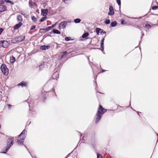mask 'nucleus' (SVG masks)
<instances>
[{"mask_svg":"<svg viewBox=\"0 0 158 158\" xmlns=\"http://www.w3.org/2000/svg\"><path fill=\"white\" fill-rule=\"evenodd\" d=\"M106 110L104 109L102 106L99 105L98 110L96 114L95 122L98 123L102 118V115L106 112Z\"/></svg>","mask_w":158,"mask_h":158,"instance_id":"nucleus-1","label":"nucleus"},{"mask_svg":"<svg viewBox=\"0 0 158 158\" xmlns=\"http://www.w3.org/2000/svg\"><path fill=\"white\" fill-rule=\"evenodd\" d=\"M14 139L13 137L9 138L8 139L6 143V146L5 149V151H4V149H3V151L2 153H6L14 143Z\"/></svg>","mask_w":158,"mask_h":158,"instance_id":"nucleus-2","label":"nucleus"},{"mask_svg":"<svg viewBox=\"0 0 158 158\" xmlns=\"http://www.w3.org/2000/svg\"><path fill=\"white\" fill-rule=\"evenodd\" d=\"M27 131L24 130L19 135L18 138L21 139H19L17 141V142L19 144H23L24 142V140L25 138V135Z\"/></svg>","mask_w":158,"mask_h":158,"instance_id":"nucleus-3","label":"nucleus"},{"mask_svg":"<svg viewBox=\"0 0 158 158\" xmlns=\"http://www.w3.org/2000/svg\"><path fill=\"white\" fill-rule=\"evenodd\" d=\"M1 69L2 72L4 75H7L8 74V69L5 64H2L1 65Z\"/></svg>","mask_w":158,"mask_h":158,"instance_id":"nucleus-4","label":"nucleus"},{"mask_svg":"<svg viewBox=\"0 0 158 158\" xmlns=\"http://www.w3.org/2000/svg\"><path fill=\"white\" fill-rule=\"evenodd\" d=\"M8 45V43L7 41L2 40L0 41V47L2 46L3 48L7 47Z\"/></svg>","mask_w":158,"mask_h":158,"instance_id":"nucleus-5","label":"nucleus"},{"mask_svg":"<svg viewBox=\"0 0 158 158\" xmlns=\"http://www.w3.org/2000/svg\"><path fill=\"white\" fill-rule=\"evenodd\" d=\"M24 39L25 36H20L15 38V39L13 40H12V42L13 43H15V40L16 41L21 42L24 40Z\"/></svg>","mask_w":158,"mask_h":158,"instance_id":"nucleus-6","label":"nucleus"},{"mask_svg":"<svg viewBox=\"0 0 158 158\" xmlns=\"http://www.w3.org/2000/svg\"><path fill=\"white\" fill-rule=\"evenodd\" d=\"M66 22H61L59 25V27L60 29H64L66 27L67 25Z\"/></svg>","mask_w":158,"mask_h":158,"instance_id":"nucleus-7","label":"nucleus"},{"mask_svg":"<svg viewBox=\"0 0 158 158\" xmlns=\"http://www.w3.org/2000/svg\"><path fill=\"white\" fill-rule=\"evenodd\" d=\"M109 12L108 15H113L114 13V11L113 10V7L112 6H110L109 8Z\"/></svg>","mask_w":158,"mask_h":158,"instance_id":"nucleus-8","label":"nucleus"},{"mask_svg":"<svg viewBox=\"0 0 158 158\" xmlns=\"http://www.w3.org/2000/svg\"><path fill=\"white\" fill-rule=\"evenodd\" d=\"M59 76V72L57 71L53 75L52 77L53 79H56L58 78Z\"/></svg>","mask_w":158,"mask_h":158,"instance_id":"nucleus-9","label":"nucleus"},{"mask_svg":"<svg viewBox=\"0 0 158 158\" xmlns=\"http://www.w3.org/2000/svg\"><path fill=\"white\" fill-rule=\"evenodd\" d=\"M50 48V46L49 45H42L40 46V49L43 50H46Z\"/></svg>","mask_w":158,"mask_h":158,"instance_id":"nucleus-10","label":"nucleus"},{"mask_svg":"<svg viewBox=\"0 0 158 158\" xmlns=\"http://www.w3.org/2000/svg\"><path fill=\"white\" fill-rule=\"evenodd\" d=\"M48 10L47 9H43L41 10V14L44 16H45L47 14Z\"/></svg>","mask_w":158,"mask_h":158,"instance_id":"nucleus-11","label":"nucleus"},{"mask_svg":"<svg viewBox=\"0 0 158 158\" xmlns=\"http://www.w3.org/2000/svg\"><path fill=\"white\" fill-rule=\"evenodd\" d=\"M18 85H21L22 87H26L27 85V83L25 81H22L19 83Z\"/></svg>","mask_w":158,"mask_h":158,"instance_id":"nucleus-12","label":"nucleus"},{"mask_svg":"<svg viewBox=\"0 0 158 158\" xmlns=\"http://www.w3.org/2000/svg\"><path fill=\"white\" fill-rule=\"evenodd\" d=\"M6 9V7L4 5L0 4V12L4 11Z\"/></svg>","mask_w":158,"mask_h":158,"instance_id":"nucleus-13","label":"nucleus"},{"mask_svg":"<svg viewBox=\"0 0 158 158\" xmlns=\"http://www.w3.org/2000/svg\"><path fill=\"white\" fill-rule=\"evenodd\" d=\"M23 24L22 22H19L18 24H16L14 27V28L15 29H17L20 27Z\"/></svg>","mask_w":158,"mask_h":158,"instance_id":"nucleus-14","label":"nucleus"},{"mask_svg":"<svg viewBox=\"0 0 158 158\" xmlns=\"http://www.w3.org/2000/svg\"><path fill=\"white\" fill-rule=\"evenodd\" d=\"M17 19L18 21L21 22L23 20L22 16L20 15H18L17 16Z\"/></svg>","mask_w":158,"mask_h":158,"instance_id":"nucleus-15","label":"nucleus"},{"mask_svg":"<svg viewBox=\"0 0 158 158\" xmlns=\"http://www.w3.org/2000/svg\"><path fill=\"white\" fill-rule=\"evenodd\" d=\"M105 40V38H103L101 40V47L102 48V51H103L104 49V43Z\"/></svg>","mask_w":158,"mask_h":158,"instance_id":"nucleus-16","label":"nucleus"},{"mask_svg":"<svg viewBox=\"0 0 158 158\" xmlns=\"http://www.w3.org/2000/svg\"><path fill=\"white\" fill-rule=\"evenodd\" d=\"M15 57H14L13 56H12L11 57H10V63H13L15 62Z\"/></svg>","mask_w":158,"mask_h":158,"instance_id":"nucleus-17","label":"nucleus"},{"mask_svg":"<svg viewBox=\"0 0 158 158\" xmlns=\"http://www.w3.org/2000/svg\"><path fill=\"white\" fill-rule=\"evenodd\" d=\"M117 23L116 21L112 22L110 24L111 27H115L117 25Z\"/></svg>","mask_w":158,"mask_h":158,"instance_id":"nucleus-18","label":"nucleus"},{"mask_svg":"<svg viewBox=\"0 0 158 158\" xmlns=\"http://www.w3.org/2000/svg\"><path fill=\"white\" fill-rule=\"evenodd\" d=\"M53 32L54 34H60V32L59 31L56 29H53Z\"/></svg>","mask_w":158,"mask_h":158,"instance_id":"nucleus-19","label":"nucleus"},{"mask_svg":"<svg viewBox=\"0 0 158 158\" xmlns=\"http://www.w3.org/2000/svg\"><path fill=\"white\" fill-rule=\"evenodd\" d=\"M47 28L46 29H41L40 30V32L41 33H45L47 31Z\"/></svg>","mask_w":158,"mask_h":158,"instance_id":"nucleus-20","label":"nucleus"},{"mask_svg":"<svg viewBox=\"0 0 158 158\" xmlns=\"http://www.w3.org/2000/svg\"><path fill=\"white\" fill-rule=\"evenodd\" d=\"M89 35V34L87 32H86V33H84L82 35V37L83 38H85L86 37H87Z\"/></svg>","mask_w":158,"mask_h":158,"instance_id":"nucleus-21","label":"nucleus"},{"mask_svg":"<svg viewBox=\"0 0 158 158\" xmlns=\"http://www.w3.org/2000/svg\"><path fill=\"white\" fill-rule=\"evenodd\" d=\"M102 29L99 28H97L96 29V32L98 35H99L100 32H101Z\"/></svg>","mask_w":158,"mask_h":158,"instance_id":"nucleus-22","label":"nucleus"},{"mask_svg":"<svg viewBox=\"0 0 158 158\" xmlns=\"http://www.w3.org/2000/svg\"><path fill=\"white\" fill-rule=\"evenodd\" d=\"M81 20L79 19H77L74 20V22L75 23H78L81 22Z\"/></svg>","mask_w":158,"mask_h":158,"instance_id":"nucleus-23","label":"nucleus"},{"mask_svg":"<svg viewBox=\"0 0 158 158\" xmlns=\"http://www.w3.org/2000/svg\"><path fill=\"white\" fill-rule=\"evenodd\" d=\"M54 26H55L54 25H52L51 26L48 27V28H47V30H48V31H49V30L51 29L52 28L54 27Z\"/></svg>","mask_w":158,"mask_h":158,"instance_id":"nucleus-24","label":"nucleus"},{"mask_svg":"<svg viewBox=\"0 0 158 158\" xmlns=\"http://www.w3.org/2000/svg\"><path fill=\"white\" fill-rule=\"evenodd\" d=\"M31 19L34 22H35L37 21L36 18L34 16H33L31 17Z\"/></svg>","mask_w":158,"mask_h":158,"instance_id":"nucleus-25","label":"nucleus"},{"mask_svg":"<svg viewBox=\"0 0 158 158\" xmlns=\"http://www.w3.org/2000/svg\"><path fill=\"white\" fill-rule=\"evenodd\" d=\"M145 27L148 29H149L151 28V26L150 24L147 23L145 25Z\"/></svg>","mask_w":158,"mask_h":158,"instance_id":"nucleus-26","label":"nucleus"},{"mask_svg":"<svg viewBox=\"0 0 158 158\" xmlns=\"http://www.w3.org/2000/svg\"><path fill=\"white\" fill-rule=\"evenodd\" d=\"M5 2L6 3H11V4H13V3L10 1L9 0H5Z\"/></svg>","mask_w":158,"mask_h":158,"instance_id":"nucleus-27","label":"nucleus"},{"mask_svg":"<svg viewBox=\"0 0 158 158\" xmlns=\"http://www.w3.org/2000/svg\"><path fill=\"white\" fill-rule=\"evenodd\" d=\"M152 9L153 10H156L158 9V6H153L152 7Z\"/></svg>","mask_w":158,"mask_h":158,"instance_id":"nucleus-28","label":"nucleus"},{"mask_svg":"<svg viewBox=\"0 0 158 158\" xmlns=\"http://www.w3.org/2000/svg\"><path fill=\"white\" fill-rule=\"evenodd\" d=\"M7 105L8 107V110H10L11 109L12 106L9 104H7Z\"/></svg>","mask_w":158,"mask_h":158,"instance_id":"nucleus-29","label":"nucleus"},{"mask_svg":"<svg viewBox=\"0 0 158 158\" xmlns=\"http://www.w3.org/2000/svg\"><path fill=\"white\" fill-rule=\"evenodd\" d=\"M110 23V21L109 19H106L105 20V23L106 24H109Z\"/></svg>","mask_w":158,"mask_h":158,"instance_id":"nucleus-30","label":"nucleus"},{"mask_svg":"<svg viewBox=\"0 0 158 158\" xmlns=\"http://www.w3.org/2000/svg\"><path fill=\"white\" fill-rule=\"evenodd\" d=\"M46 17H42L40 20V22H42L43 21H44V20H45Z\"/></svg>","mask_w":158,"mask_h":158,"instance_id":"nucleus-31","label":"nucleus"},{"mask_svg":"<svg viewBox=\"0 0 158 158\" xmlns=\"http://www.w3.org/2000/svg\"><path fill=\"white\" fill-rule=\"evenodd\" d=\"M63 55L61 56V58H63V56L66 55L68 53V52L67 51H64L63 52Z\"/></svg>","mask_w":158,"mask_h":158,"instance_id":"nucleus-32","label":"nucleus"},{"mask_svg":"<svg viewBox=\"0 0 158 158\" xmlns=\"http://www.w3.org/2000/svg\"><path fill=\"white\" fill-rule=\"evenodd\" d=\"M35 27H36V26L35 25L32 26L31 27L30 30H31V31L32 30H34V29H35Z\"/></svg>","mask_w":158,"mask_h":158,"instance_id":"nucleus-33","label":"nucleus"},{"mask_svg":"<svg viewBox=\"0 0 158 158\" xmlns=\"http://www.w3.org/2000/svg\"><path fill=\"white\" fill-rule=\"evenodd\" d=\"M116 2L120 6L121 5V1L120 0H116Z\"/></svg>","mask_w":158,"mask_h":158,"instance_id":"nucleus-34","label":"nucleus"},{"mask_svg":"<svg viewBox=\"0 0 158 158\" xmlns=\"http://www.w3.org/2000/svg\"><path fill=\"white\" fill-rule=\"evenodd\" d=\"M97 158H102V156L99 153L97 154Z\"/></svg>","mask_w":158,"mask_h":158,"instance_id":"nucleus-35","label":"nucleus"},{"mask_svg":"<svg viewBox=\"0 0 158 158\" xmlns=\"http://www.w3.org/2000/svg\"><path fill=\"white\" fill-rule=\"evenodd\" d=\"M70 38L69 37H66L65 38V39L66 41H68L70 40Z\"/></svg>","mask_w":158,"mask_h":158,"instance_id":"nucleus-36","label":"nucleus"},{"mask_svg":"<svg viewBox=\"0 0 158 158\" xmlns=\"http://www.w3.org/2000/svg\"><path fill=\"white\" fill-rule=\"evenodd\" d=\"M124 20L123 19H122L121 20V23L122 24H126V23H124Z\"/></svg>","mask_w":158,"mask_h":158,"instance_id":"nucleus-37","label":"nucleus"},{"mask_svg":"<svg viewBox=\"0 0 158 158\" xmlns=\"http://www.w3.org/2000/svg\"><path fill=\"white\" fill-rule=\"evenodd\" d=\"M100 33L101 34L103 35L104 33L106 34V32L105 31H104L102 30V31H101Z\"/></svg>","mask_w":158,"mask_h":158,"instance_id":"nucleus-38","label":"nucleus"},{"mask_svg":"<svg viewBox=\"0 0 158 158\" xmlns=\"http://www.w3.org/2000/svg\"><path fill=\"white\" fill-rule=\"evenodd\" d=\"M32 2L31 0H30L29 1V4L30 5V6H32Z\"/></svg>","mask_w":158,"mask_h":158,"instance_id":"nucleus-39","label":"nucleus"},{"mask_svg":"<svg viewBox=\"0 0 158 158\" xmlns=\"http://www.w3.org/2000/svg\"><path fill=\"white\" fill-rule=\"evenodd\" d=\"M3 29L2 28H0V34L2 32V31Z\"/></svg>","mask_w":158,"mask_h":158,"instance_id":"nucleus-40","label":"nucleus"},{"mask_svg":"<svg viewBox=\"0 0 158 158\" xmlns=\"http://www.w3.org/2000/svg\"><path fill=\"white\" fill-rule=\"evenodd\" d=\"M4 2L3 0H0V4L3 3Z\"/></svg>","mask_w":158,"mask_h":158,"instance_id":"nucleus-41","label":"nucleus"},{"mask_svg":"<svg viewBox=\"0 0 158 158\" xmlns=\"http://www.w3.org/2000/svg\"><path fill=\"white\" fill-rule=\"evenodd\" d=\"M43 65H40L39 66V69L41 68H43Z\"/></svg>","mask_w":158,"mask_h":158,"instance_id":"nucleus-42","label":"nucleus"},{"mask_svg":"<svg viewBox=\"0 0 158 158\" xmlns=\"http://www.w3.org/2000/svg\"><path fill=\"white\" fill-rule=\"evenodd\" d=\"M105 71H106V70H105L102 69V72H101V73H103V72H105Z\"/></svg>","mask_w":158,"mask_h":158,"instance_id":"nucleus-43","label":"nucleus"},{"mask_svg":"<svg viewBox=\"0 0 158 158\" xmlns=\"http://www.w3.org/2000/svg\"><path fill=\"white\" fill-rule=\"evenodd\" d=\"M137 113L139 115V112H137Z\"/></svg>","mask_w":158,"mask_h":158,"instance_id":"nucleus-44","label":"nucleus"},{"mask_svg":"<svg viewBox=\"0 0 158 158\" xmlns=\"http://www.w3.org/2000/svg\"><path fill=\"white\" fill-rule=\"evenodd\" d=\"M131 108L133 110V109H132V107H131Z\"/></svg>","mask_w":158,"mask_h":158,"instance_id":"nucleus-45","label":"nucleus"},{"mask_svg":"<svg viewBox=\"0 0 158 158\" xmlns=\"http://www.w3.org/2000/svg\"><path fill=\"white\" fill-rule=\"evenodd\" d=\"M130 106H131V105L130 104V105L128 106L129 107Z\"/></svg>","mask_w":158,"mask_h":158,"instance_id":"nucleus-46","label":"nucleus"},{"mask_svg":"<svg viewBox=\"0 0 158 158\" xmlns=\"http://www.w3.org/2000/svg\"><path fill=\"white\" fill-rule=\"evenodd\" d=\"M157 135L158 136V134H157Z\"/></svg>","mask_w":158,"mask_h":158,"instance_id":"nucleus-47","label":"nucleus"},{"mask_svg":"<svg viewBox=\"0 0 158 158\" xmlns=\"http://www.w3.org/2000/svg\"><path fill=\"white\" fill-rule=\"evenodd\" d=\"M111 158H112V157H111Z\"/></svg>","mask_w":158,"mask_h":158,"instance_id":"nucleus-48","label":"nucleus"}]
</instances>
